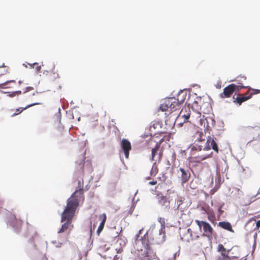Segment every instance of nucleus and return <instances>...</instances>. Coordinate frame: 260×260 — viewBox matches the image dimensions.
<instances>
[{
  "mask_svg": "<svg viewBox=\"0 0 260 260\" xmlns=\"http://www.w3.org/2000/svg\"><path fill=\"white\" fill-rule=\"evenodd\" d=\"M158 126H160V123L158 121H154L150 126V130L152 131L153 129H155Z\"/></svg>",
  "mask_w": 260,
  "mask_h": 260,
  "instance_id": "29",
  "label": "nucleus"
},
{
  "mask_svg": "<svg viewBox=\"0 0 260 260\" xmlns=\"http://www.w3.org/2000/svg\"><path fill=\"white\" fill-rule=\"evenodd\" d=\"M180 172V178L182 183L187 182L190 177V173L188 169L180 168L178 171Z\"/></svg>",
  "mask_w": 260,
  "mask_h": 260,
  "instance_id": "13",
  "label": "nucleus"
},
{
  "mask_svg": "<svg viewBox=\"0 0 260 260\" xmlns=\"http://www.w3.org/2000/svg\"><path fill=\"white\" fill-rule=\"evenodd\" d=\"M244 88L246 87L244 86L231 84L223 89V92L220 94V97L222 99L230 98L235 91H239L241 89Z\"/></svg>",
  "mask_w": 260,
  "mask_h": 260,
  "instance_id": "8",
  "label": "nucleus"
},
{
  "mask_svg": "<svg viewBox=\"0 0 260 260\" xmlns=\"http://www.w3.org/2000/svg\"><path fill=\"white\" fill-rule=\"evenodd\" d=\"M240 96L237 97L236 99V100L234 101V103H237L239 104L240 105L241 104L247 100L250 99L251 98V96L249 95L248 96L243 95V94H239Z\"/></svg>",
  "mask_w": 260,
  "mask_h": 260,
  "instance_id": "25",
  "label": "nucleus"
},
{
  "mask_svg": "<svg viewBox=\"0 0 260 260\" xmlns=\"http://www.w3.org/2000/svg\"><path fill=\"white\" fill-rule=\"evenodd\" d=\"M184 198L182 197L178 196L175 199V205L176 206L177 209L180 210L181 211H183L184 208L182 207V205L184 203Z\"/></svg>",
  "mask_w": 260,
  "mask_h": 260,
  "instance_id": "20",
  "label": "nucleus"
},
{
  "mask_svg": "<svg viewBox=\"0 0 260 260\" xmlns=\"http://www.w3.org/2000/svg\"><path fill=\"white\" fill-rule=\"evenodd\" d=\"M121 148L122 149L126 158H128L129 151L132 149L131 142L126 139H123L120 143Z\"/></svg>",
  "mask_w": 260,
  "mask_h": 260,
  "instance_id": "11",
  "label": "nucleus"
},
{
  "mask_svg": "<svg viewBox=\"0 0 260 260\" xmlns=\"http://www.w3.org/2000/svg\"><path fill=\"white\" fill-rule=\"evenodd\" d=\"M18 83H19V84H21V83H22V81H19L18 82Z\"/></svg>",
  "mask_w": 260,
  "mask_h": 260,
  "instance_id": "45",
  "label": "nucleus"
},
{
  "mask_svg": "<svg viewBox=\"0 0 260 260\" xmlns=\"http://www.w3.org/2000/svg\"><path fill=\"white\" fill-rule=\"evenodd\" d=\"M218 226L231 232L234 233L231 224L228 221H221L218 223Z\"/></svg>",
  "mask_w": 260,
  "mask_h": 260,
  "instance_id": "21",
  "label": "nucleus"
},
{
  "mask_svg": "<svg viewBox=\"0 0 260 260\" xmlns=\"http://www.w3.org/2000/svg\"><path fill=\"white\" fill-rule=\"evenodd\" d=\"M165 222L163 221L161 226L158 231H156L152 235V240L154 244L162 243L166 239Z\"/></svg>",
  "mask_w": 260,
  "mask_h": 260,
  "instance_id": "7",
  "label": "nucleus"
},
{
  "mask_svg": "<svg viewBox=\"0 0 260 260\" xmlns=\"http://www.w3.org/2000/svg\"><path fill=\"white\" fill-rule=\"evenodd\" d=\"M79 165H81V168H83V165L82 164V162H80L79 163Z\"/></svg>",
  "mask_w": 260,
  "mask_h": 260,
  "instance_id": "44",
  "label": "nucleus"
},
{
  "mask_svg": "<svg viewBox=\"0 0 260 260\" xmlns=\"http://www.w3.org/2000/svg\"><path fill=\"white\" fill-rule=\"evenodd\" d=\"M39 104V103H33V104H31L28 106H27L26 108H25L24 109H22L21 110H20V109H17L15 111V112L13 114H12V116H16V115H17L18 114H19L20 113H21L23 110L25 109L26 108H28V107H31V106H35V105H38Z\"/></svg>",
  "mask_w": 260,
  "mask_h": 260,
  "instance_id": "27",
  "label": "nucleus"
},
{
  "mask_svg": "<svg viewBox=\"0 0 260 260\" xmlns=\"http://www.w3.org/2000/svg\"><path fill=\"white\" fill-rule=\"evenodd\" d=\"M28 64L30 68H35V67H34L33 63L32 64L29 63Z\"/></svg>",
  "mask_w": 260,
  "mask_h": 260,
  "instance_id": "43",
  "label": "nucleus"
},
{
  "mask_svg": "<svg viewBox=\"0 0 260 260\" xmlns=\"http://www.w3.org/2000/svg\"><path fill=\"white\" fill-rule=\"evenodd\" d=\"M259 217H260V215L251 217L247 222V225L250 224L252 221H256V218H258Z\"/></svg>",
  "mask_w": 260,
  "mask_h": 260,
  "instance_id": "34",
  "label": "nucleus"
},
{
  "mask_svg": "<svg viewBox=\"0 0 260 260\" xmlns=\"http://www.w3.org/2000/svg\"><path fill=\"white\" fill-rule=\"evenodd\" d=\"M161 156H162V152H160L159 153V159H161Z\"/></svg>",
  "mask_w": 260,
  "mask_h": 260,
  "instance_id": "42",
  "label": "nucleus"
},
{
  "mask_svg": "<svg viewBox=\"0 0 260 260\" xmlns=\"http://www.w3.org/2000/svg\"><path fill=\"white\" fill-rule=\"evenodd\" d=\"M222 206H223V205H221L218 208V212L219 213V214H218V215L217 216L218 217L217 220H219V218H220V215L223 212V211L222 210Z\"/></svg>",
  "mask_w": 260,
  "mask_h": 260,
  "instance_id": "33",
  "label": "nucleus"
},
{
  "mask_svg": "<svg viewBox=\"0 0 260 260\" xmlns=\"http://www.w3.org/2000/svg\"><path fill=\"white\" fill-rule=\"evenodd\" d=\"M137 236L135 245L137 249L141 251V255L144 258L142 260H151L154 256V253L150 246L148 240L145 237V236L140 239H139V235Z\"/></svg>",
  "mask_w": 260,
  "mask_h": 260,
  "instance_id": "2",
  "label": "nucleus"
},
{
  "mask_svg": "<svg viewBox=\"0 0 260 260\" xmlns=\"http://www.w3.org/2000/svg\"><path fill=\"white\" fill-rule=\"evenodd\" d=\"M143 229H141L139 230L138 233L136 235V239H135V241H136V239H137V235H140V234L141 233V232L142 231Z\"/></svg>",
  "mask_w": 260,
  "mask_h": 260,
  "instance_id": "40",
  "label": "nucleus"
},
{
  "mask_svg": "<svg viewBox=\"0 0 260 260\" xmlns=\"http://www.w3.org/2000/svg\"><path fill=\"white\" fill-rule=\"evenodd\" d=\"M83 194V182L79 181L78 185L76 187V190L68 199L67 204L78 207L79 206L80 201H83L84 200Z\"/></svg>",
  "mask_w": 260,
  "mask_h": 260,
  "instance_id": "3",
  "label": "nucleus"
},
{
  "mask_svg": "<svg viewBox=\"0 0 260 260\" xmlns=\"http://www.w3.org/2000/svg\"><path fill=\"white\" fill-rule=\"evenodd\" d=\"M205 144L206 145L204 146L203 150H209L212 148L216 153L218 152V145L215 140L211 137L209 136L207 138Z\"/></svg>",
  "mask_w": 260,
  "mask_h": 260,
  "instance_id": "10",
  "label": "nucleus"
},
{
  "mask_svg": "<svg viewBox=\"0 0 260 260\" xmlns=\"http://www.w3.org/2000/svg\"><path fill=\"white\" fill-rule=\"evenodd\" d=\"M9 222L13 226H20L22 224V221L17 218L14 214H11L9 217Z\"/></svg>",
  "mask_w": 260,
  "mask_h": 260,
  "instance_id": "19",
  "label": "nucleus"
},
{
  "mask_svg": "<svg viewBox=\"0 0 260 260\" xmlns=\"http://www.w3.org/2000/svg\"><path fill=\"white\" fill-rule=\"evenodd\" d=\"M34 90V87L31 86H27L23 89L22 90H18L14 91L9 94L10 97L18 96L21 94L22 93H25L28 91Z\"/></svg>",
  "mask_w": 260,
  "mask_h": 260,
  "instance_id": "17",
  "label": "nucleus"
},
{
  "mask_svg": "<svg viewBox=\"0 0 260 260\" xmlns=\"http://www.w3.org/2000/svg\"><path fill=\"white\" fill-rule=\"evenodd\" d=\"M56 116L57 119V121L60 123L61 121V114L59 111L56 113Z\"/></svg>",
  "mask_w": 260,
  "mask_h": 260,
  "instance_id": "35",
  "label": "nucleus"
},
{
  "mask_svg": "<svg viewBox=\"0 0 260 260\" xmlns=\"http://www.w3.org/2000/svg\"><path fill=\"white\" fill-rule=\"evenodd\" d=\"M156 198L160 205L162 207H165V209H169L170 208V201L161 192L157 193Z\"/></svg>",
  "mask_w": 260,
  "mask_h": 260,
  "instance_id": "12",
  "label": "nucleus"
},
{
  "mask_svg": "<svg viewBox=\"0 0 260 260\" xmlns=\"http://www.w3.org/2000/svg\"><path fill=\"white\" fill-rule=\"evenodd\" d=\"M33 67H35V69H36V71L39 72H40L41 69V66L38 63L35 62L33 63Z\"/></svg>",
  "mask_w": 260,
  "mask_h": 260,
  "instance_id": "32",
  "label": "nucleus"
},
{
  "mask_svg": "<svg viewBox=\"0 0 260 260\" xmlns=\"http://www.w3.org/2000/svg\"><path fill=\"white\" fill-rule=\"evenodd\" d=\"M218 251L221 253V256L218 257V260H222V258L228 257L226 254V249L224 247L222 244H219L218 246Z\"/></svg>",
  "mask_w": 260,
  "mask_h": 260,
  "instance_id": "22",
  "label": "nucleus"
},
{
  "mask_svg": "<svg viewBox=\"0 0 260 260\" xmlns=\"http://www.w3.org/2000/svg\"><path fill=\"white\" fill-rule=\"evenodd\" d=\"M178 119H183L184 122H189L195 124L198 121H201V114L200 113H195V115L191 114V110L190 107L184 106L180 111L177 116Z\"/></svg>",
  "mask_w": 260,
  "mask_h": 260,
  "instance_id": "4",
  "label": "nucleus"
},
{
  "mask_svg": "<svg viewBox=\"0 0 260 260\" xmlns=\"http://www.w3.org/2000/svg\"><path fill=\"white\" fill-rule=\"evenodd\" d=\"M160 146L159 144H156L155 147L152 148L151 150V160H154V157L156 153V152L158 151Z\"/></svg>",
  "mask_w": 260,
  "mask_h": 260,
  "instance_id": "28",
  "label": "nucleus"
},
{
  "mask_svg": "<svg viewBox=\"0 0 260 260\" xmlns=\"http://www.w3.org/2000/svg\"><path fill=\"white\" fill-rule=\"evenodd\" d=\"M163 221H164V220L162 219L161 217L159 218V221L161 224V223H163Z\"/></svg>",
  "mask_w": 260,
  "mask_h": 260,
  "instance_id": "41",
  "label": "nucleus"
},
{
  "mask_svg": "<svg viewBox=\"0 0 260 260\" xmlns=\"http://www.w3.org/2000/svg\"><path fill=\"white\" fill-rule=\"evenodd\" d=\"M205 145L206 144H202L201 141H194L191 149L193 150L201 151L203 150Z\"/></svg>",
  "mask_w": 260,
  "mask_h": 260,
  "instance_id": "24",
  "label": "nucleus"
},
{
  "mask_svg": "<svg viewBox=\"0 0 260 260\" xmlns=\"http://www.w3.org/2000/svg\"><path fill=\"white\" fill-rule=\"evenodd\" d=\"M186 97V93L181 91L177 95V98L176 99L179 102V104L181 106L182 103L185 101Z\"/></svg>",
  "mask_w": 260,
  "mask_h": 260,
  "instance_id": "26",
  "label": "nucleus"
},
{
  "mask_svg": "<svg viewBox=\"0 0 260 260\" xmlns=\"http://www.w3.org/2000/svg\"><path fill=\"white\" fill-rule=\"evenodd\" d=\"M195 222L200 229V231H202V238L203 239H206L205 237H208L209 239L212 238L214 230L209 223L199 220H196Z\"/></svg>",
  "mask_w": 260,
  "mask_h": 260,
  "instance_id": "5",
  "label": "nucleus"
},
{
  "mask_svg": "<svg viewBox=\"0 0 260 260\" xmlns=\"http://www.w3.org/2000/svg\"><path fill=\"white\" fill-rule=\"evenodd\" d=\"M220 87H221L220 85H219V87H217V88H220Z\"/></svg>",
  "mask_w": 260,
  "mask_h": 260,
  "instance_id": "46",
  "label": "nucleus"
},
{
  "mask_svg": "<svg viewBox=\"0 0 260 260\" xmlns=\"http://www.w3.org/2000/svg\"><path fill=\"white\" fill-rule=\"evenodd\" d=\"M99 220H101V223L98 227V229L96 231V233L98 235H100L101 232L103 231L105 222L107 220V216L105 213H103L102 214L100 215L99 217Z\"/></svg>",
  "mask_w": 260,
  "mask_h": 260,
  "instance_id": "16",
  "label": "nucleus"
},
{
  "mask_svg": "<svg viewBox=\"0 0 260 260\" xmlns=\"http://www.w3.org/2000/svg\"><path fill=\"white\" fill-rule=\"evenodd\" d=\"M255 222V223H253V225L254 226V228H253V231H257L259 230V228H260V220H257Z\"/></svg>",
  "mask_w": 260,
  "mask_h": 260,
  "instance_id": "30",
  "label": "nucleus"
},
{
  "mask_svg": "<svg viewBox=\"0 0 260 260\" xmlns=\"http://www.w3.org/2000/svg\"><path fill=\"white\" fill-rule=\"evenodd\" d=\"M205 212L208 215V219L213 224H215L216 223V219L215 213L213 209L208 208H204Z\"/></svg>",
  "mask_w": 260,
  "mask_h": 260,
  "instance_id": "14",
  "label": "nucleus"
},
{
  "mask_svg": "<svg viewBox=\"0 0 260 260\" xmlns=\"http://www.w3.org/2000/svg\"><path fill=\"white\" fill-rule=\"evenodd\" d=\"M157 183L156 180H153L152 181H150L148 184L151 185H155Z\"/></svg>",
  "mask_w": 260,
  "mask_h": 260,
  "instance_id": "38",
  "label": "nucleus"
},
{
  "mask_svg": "<svg viewBox=\"0 0 260 260\" xmlns=\"http://www.w3.org/2000/svg\"><path fill=\"white\" fill-rule=\"evenodd\" d=\"M230 256L222 258V260H247V255H245L238 246L233 247L230 250Z\"/></svg>",
  "mask_w": 260,
  "mask_h": 260,
  "instance_id": "6",
  "label": "nucleus"
},
{
  "mask_svg": "<svg viewBox=\"0 0 260 260\" xmlns=\"http://www.w3.org/2000/svg\"><path fill=\"white\" fill-rule=\"evenodd\" d=\"M212 153L211 152L210 154H208V155H206L204 157H203L201 158V160H205L207 158H210V157H212Z\"/></svg>",
  "mask_w": 260,
  "mask_h": 260,
  "instance_id": "36",
  "label": "nucleus"
},
{
  "mask_svg": "<svg viewBox=\"0 0 260 260\" xmlns=\"http://www.w3.org/2000/svg\"><path fill=\"white\" fill-rule=\"evenodd\" d=\"M250 91H251V87H249L248 88V90L244 94H243V95H246V96H248L249 94H250Z\"/></svg>",
  "mask_w": 260,
  "mask_h": 260,
  "instance_id": "37",
  "label": "nucleus"
},
{
  "mask_svg": "<svg viewBox=\"0 0 260 260\" xmlns=\"http://www.w3.org/2000/svg\"><path fill=\"white\" fill-rule=\"evenodd\" d=\"M173 102L170 101L168 100V98L165 99L163 103L160 105L159 107V109L161 111H166L169 109V106H171V104Z\"/></svg>",
  "mask_w": 260,
  "mask_h": 260,
  "instance_id": "23",
  "label": "nucleus"
},
{
  "mask_svg": "<svg viewBox=\"0 0 260 260\" xmlns=\"http://www.w3.org/2000/svg\"><path fill=\"white\" fill-rule=\"evenodd\" d=\"M77 207L67 204L63 212L61 214V222H65L57 232V238L60 241V244L68 241V236L72 229L73 218Z\"/></svg>",
  "mask_w": 260,
  "mask_h": 260,
  "instance_id": "1",
  "label": "nucleus"
},
{
  "mask_svg": "<svg viewBox=\"0 0 260 260\" xmlns=\"http://www.w3.org/2000/svg\"><path fill=\"white\" fill-rule=\"evenodd\" d=\"M168 100L173 102L171 104V106H169L170 110L171 112H174L180 109L181 105L179 104V102L176 100V98H168Z\"/></svg>",
  "mask_w": 260,
  "mask_h": 260,
  "instance_id": "15",
  "label": "nucleus"
},
{
  "mask_svg": "<svg viewBox=\"0 0 260 260\" xmlns=\"http://www.w3.org/2000/svg\"><path fill=\"white\" fill-rule=\"evenodd\" d=\"M251 90L252 91L250 94H249L251 96V98L254 94L260 93V90L257 89H253L251 88Z\"/></svg>",
  "mask_w": 260,
  "mask_h": 260,
  "instance_id": "31",
  "label": "nucleus"
},
{
  "mask_svg": "<svg viewBox=\"0 0 260 260\" xmlns=\"http://www.w3.org/2000/svg\"><path fill=\"white\" fill-rule=\"evenodd\" d=\"M0 68H1V69L3 68L4 69H7V68H9V67L8 66H5V63H3L2 66H0Z\"/></svg>",
  "mask_w": 260,
  "mask_h": 260,
  "instance_id": "39",
  "label": "nucleus"
},
{
  "mask_svg": "<svg viewBox=\"0 0 260 260\" xmlns=\"http://www.w3.org/2000/svg\"><path fill=\"white\" fill-rule=\"evenodd\" d=\"M188 233H190V237L191 240H195L199 239L200 241L198 242L200 246L202 247L206 245L208 240L202 238V231H200V229L199 228L198 230H192L190 229L187 230Z\"/></svg>",
  "mask_w": 260,
  "mask_h": 260,
  "instance_id": "9",
  "label": "nucleus"
},
{
  "mask_svg": "<svg viewBox=\"0 0 260 260\" xmlns=\"http://www.w3.org/2000/svg\"><path fill=\"white\" fill-rule=\"evenodd\" d=\"M194 141L202 142V144H205L206 141L205 140V136L203 133L201 131H197L193 135Z\"/></svg>",
  "mask_w": 260,
  "mask_h": 260,
  "instance_id": "18",
  "label": "nucleus"
}]
</instances>
